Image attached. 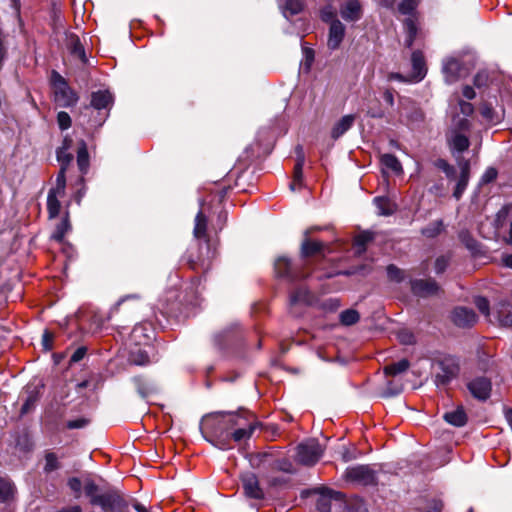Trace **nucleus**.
Returning <instances> with one entry per match:
<instances>
[{
	"label": "nucleus",
	"mask_w": 512,
	"mask_h": 512,
	"mask_svg": "<svg viewBox=\"0 0 512 512\" xmlns=\"http://www.w3.org/2000/svg\"><path fill=\"white\" fill-rule=\"evenodd\" d=\"M411 290L417 296L428 297L436 295L440 287L434 279H416L411 282Z\"/></svg>",
	"instance_id": "9b49d317"
},
{
	"label": "nucleus",
	"mask_w": 512,
	"mask_h": 512,
	"mask_svg": "<svg viewBox=\"0 0 512 512\" xmlns=\"http://www.w3.org/2000/svg\"><path fill=\"white\" fill-rule=\"evenodd\" d=\"M442 73L445 82L452 84L465 77L469 69L458 58L448 57L443 60Z\"/></svg>",
	"instance_id": "0eeeda50"
},
{
	"label": "nucleus",
	"mask_w": 512,
	"mask_h": 512,
	"mask_svg": "<svg viewBox=\"0 0 512 512\" xmlns=\"http://www.w3.org/2000/svg\"><path fill=\"white\" fill-rule=\"evenodd\" d=\"M373 239V236L369 232H363L355 238V246L360 248V252L365 250L367 243Z\"/></svg>",
	"instance_id": "c03bdc74"
},
{
	"label": "nucleus",
	"mask_w": 512,
	"mask_h": 512,
	"mask_svg": "<svg viewBox=\"0 0 512 512\" xmlns=\"http://www.w3.org/2000/svg\"><path fill=\"white\" fill-rule=\"evenodd\" d=\"M454 125L459 131H466L470 127V122L467 119V117H463V118L457 117L454 119Z\"/></svg>",
	"instance_id": "338daca9"
},
{
	"label": "nucleus",
	"mask_w": 512,
	"mask_h": 512,
	"mask_svg": "<svg viewBox=\"0 0 512 512\" xmlns=\"http://www.w3.org/2000/svg\"><path fill=\"white\" fill-rule=\"evenodd\" d=\"M69 49L72 55L78 57L82 62H86L85 50L77 37L71 39Z\"/></svg>",
	"instance_id": "f704fd0d"
},
{
	"label": "nucleus",
	"mask_w": 512,
	"mask_h": 512,
	"mask_svg": "<svg viewBox=\"0 0 512 512\" xmlns=\"http://www.w3.org/2000/svg\"><path fill=\"white\" fill-rule=\"evenodd\" d=\"M443 419L452 426L463 427L468 421V416L464 407L460 405L456 409L446 412Z\"/></svg>",
	"instance_id": "6ab92c4d"
},
{
	"label": "nucleus",
	"mask_w": 512,
	"mask_h": 512,
	"mask_svg": "<svg viewBox=\"0 0 512 512\" xmlns=\"http://www.w3.org/2000/svg\"><path fill=\"white\" fill-rule=\"evenodd\" d=\"M306 262L302 264H293L287 257H278L274 263L275 274L278 277L285 278L291 282L302 280L308 277L309 273L304 272Z\"/></svg>",
	"instance_id": "39448f33"
},
{
	"label": "nucleus",
	"mask_w": 512,
	"mask_h": 512,
	"mask_svg": "<svg viewBox=\"0 0 512 512\" xmlns=\"http://www.w3.org/2000/svg\"><path fill=\"white\" fill-rule=\"evenodd\" d=\"M367 115L371 118L381 119L385 116L384 110L376 103L374 106L368 107Z\"/></svg>",
	"instance_id": "603ef678"
},
{
	"label": "nucleus",
	"mask_w": 512,
	"mask_h": 512,
	"mask_svg": "<svg viewBox=\"0 0 512 512\" xmlns=\"http://www.w3.org/2000/svg\"><path fill=\"white\" fill-rule=\"evenodd\" d=\"M355 122V116L352 114L343 116L340 120H338L332 130H331V137L334 140H337L342 135H344L354 124Z\"/></svg>",
	"instance_id": "412c9836"
},
{
	"label": "nucleus",
	"mask_w": 512,
	"mask_h": 512,
	"mask_svg": "<svg viewBox=\"0 0 512 512\" xmlns=\"http://www.w3.org/2000/svg\"><path fill=\"white\" fill-rule=\"evenodd\" d=\"M86 353H87L86 347L81 346V347L77 348L70 357V361H69L70 364L77 363L80 360H82L84 358V356L86 355Z\"/></svg>",
	"instance_id": "13d9d810"
},
{
	"label": "nucleus",
	"mask_w": 512,
	"mask_h": 512,
	"mask_svg": "<svg viewBox=\"0 0 512 512\" xmlns=\"http://www.w3.org/2000/svg\"><path fill=\"white\" fill-rule=\"evenodd\" d=\"M397 339L401 344L412 345L415 343L414 334L408 329H401L397 332Z\"/></svg>",
	"instance_id": "37998d69"
},
{
	"label": "nucleus",
	"mask_w": 512,
	"mask_h": 512,
	"mask_svg": "<svg viewBox=\"0 0 512 512\" xmlns=\"http://www.w3.org/2000/svg\"><path fill=\"white\" fill-rule=\"evenodd\" d=\"M57 123L61 130H67L71 126V117L65 111H60L57 114Z\"/></svg>",
	"instance_id": "a18cd8bd"
},
{
	"label": "nucleus",
	"mask_w": 512,
	"mask_h": 512,
	"mask_svg": "<svg viewBox=\"0 0 512 512\" xmlns=\"http://www.w3.org/2000/svg\"><path fill=\"white\" fill-rule=\"evenodd\" d=\"M488 82V74L486 72H479L474 77V85L477 87L485 86Z\"/></svg>",
	"instance_id": "774afa93"
},
{
	"label": "nucleus",
	"mask_w": 512,
	"mask_h": 512,
	"mask_svg": "<svg viewBox=\"0 0 512 512\" xmlns=\"http://www.w3.org/2000/svg\"><path fill=\"white\" fill-rule=\"evenodd\" d=\"M321 19L324 21V22H327V23H332V21H336L338 20L336 18V13H335V10L333 9L332 6H326L324 7L322 10H321Z\"/></svg>",
	"instance_id": "de8ad7c7"
},
{
	"label": "nucleus",
	"mask_w": 512,
	"mask_h": 512,
	"mask_svg": "<svg viewBox=\"0 0 512 512\" xmlns=\"http://www.w3.org/2000/svg\"><path fill=\"white\" fill-rule=\"evenodd\" d=\"M481 115L489 122L494 121V110L493 108L488 104H483L480 109Z\"/></svg>",
	"instance_id": "bf43d9fd"
},
{
	"label": "nucleus",
	"mask_w": 512,
	"mask_h": 512,
	"mask_svg": "<svg viewBox=\"0 0 512 512\" xmlns=\"http://www.w3.org/2000/svg\"><path fill=\"white\" fill-rule=\"evenodd\" d=\"M188 263L193 270L206 272L211 267V258L208 256L205 258L198 257L197 259H194L192 256H190Z\"/></svg>",
	"instance_id": "7c9ffc66"
},
{
	"label": "nucleus",
	"mask_w": 512,
	"mask_h": 512,
	"mask_svg": "<svg viewBox=\"0 0 512 512\" xmlns=\"http://www.w3.org/2000/svg\"><path fill=\"white\" fill-rule=\"evenodd\" d=\"M261 426L255 415L247 410L216 411L203 416L200 431L204 439L213 446L228 450L233 448V442L250 439Z\"/></svg>",
	"instance_id": "f257e3e1"
},
{
	"label": "nucleus",
	"mask_w": 512,
	"mask_h": 512,
	"mask_svg": "<svg viewBox=\"0 0 512 512\" xmlns=\"http://www.w3.org/2000/svg\"><path fill=\"white\" fill-rule=\"evenodd\" d=\"M380 162L384 168H386L396 174L402 172V165H401L400 161L397 159V157L393 154L387 153V154L381 155Z\"/></svg>",
	"instance_id": "bb28decb"
},
{
	"label": "nucleus",
	"mask_w": 512,
	"mask_h": 512,
	"mask_svg": "<svg viewBox=\"0 0 512 512\" xmlns=\"http://www.w3.org/2000/svg\"><path fill=\"white\" fill-rule=\"evenodd\" d=\"M412 75L411 80L415 82L421 81L427 72L424 55L421 51L416 50L411 56Z\"/></svg>",
	"instance_id": "a211bd4d"
},
{
	"label": "nucleus",
	"mask_w": 512,
	"mask_h": 512,
	"mask_svg": "<svg viewBox=\"0 0 512 512\" xmlns=\"http://www.w3.org/2000/svg\"><path fill=\"white\" fill-rule=\"evenodd\" d=\"M341 17L348 22H356L362 17V6L358 0H347L340 7Z\"/></svg>",
	"instance_id": "2eb2a0df"
},
{
	"label": "nucleus",
	"mask_w": 512,
	"mask_h": 512,
	"mask_svg": "<svg viewBox=\"0 0 512 512\" xmlns=\"http://www.w3.org/2000/svg\"><path fill=\"white\" fill-rule=\"evenodd\" d=\"M475 305L482 314L489 315V301L485 297H477Z\"/></svg>",
	"instance_id": "864d4df0"
},
{
	"label": "nucleus",
	"mask_w": 512,
	"mask_h": 512,
	"mask_svg": "<svg viewBox=\"0 0 512 512\" xmlns=\"http://www.w3.org/2000/svg\"><path fill=\"white\" fill-rule=\"evenodd\" d=\"M240 480L246 497L256 500L264 499V491L260 487L258 477L255 473H242Z\"/></svg>",
	"instance_id": "9d476101"
},
{
	"label": "nucleus",
	"mask_w": 512,
	"mask_h": 512,
	"mask_svg": "<svg viewBox=\"0 0 512 512\" xmlns=\"http://www.w3.org/2000/svg\"><path fill=\"white\" fill-rule=\"evenodd\" d=\"M200 211L195 217V226L193 230L194 237L197 239H203L207 237V224L208 219L206 211L209 209L207 199L200 200Z\"/></svg>",
	"instance_id": "ddd939ff"
},
{
	"label": "nucleus",
	"mask_w": 512,
	"mask_h": 512,
	"mask_svg": "<svg viewBox=\"0 0 512 512\" xmlns=\"http://www.w3.org/2000/svg\"><path fill=\"white\" fill-rule=\"evenodd\" d=\"M132 361L136 365H145L149 362L148 355L142 351L132 355Z\"/></svg>",
	"instance_id": "680f3d73"
},
{
	"label": "nucleus",
	"mask_w": 512,
	"mask_h": 512,
	"mask_svg": "<svg viewBox=\"0 0 512 512\" xmlns=\"http://www.w3.org/2000/svg\"><path fill=\"white\" fill-rule=\"evenodd\" d=\"M360 315L354 309H347L341 312L340 321L343 325L350 326L359 321Z\"/></svg>",
	"instance_id": "72a5a7b5"
},
{
	"label": "nucleus",
	"mask_w": 512,
	"mask_h": 512,
	"mask_svg": "<svg viewBox=\"0 0 512 512\" xmlns=\"http://www.w3.org/2000/svg\"><path fill=\"white\" fill-rule=\"evenodd\" d=\"M13 493L12 484L3 478H0V502H5Z\"/></svg>",
	"instance_id": "ea45409f"
},
{
	"label": "nucleus",
	"mask_w": 512,
	"mask_h": 512,
	"mask_svg": "<svg viewBox=\"0 0 512 512\" xmlns=\"http://www.w3.org/2000/svg\"><path fill=\"white\" fill-rule=\"evenodd\" d=\"M410 367V363L407 359H401L398 362H393L384 367V373L387 376H396L404 373Z\"/></svg>",
	"instance_id": "a878e982"
},
{
	"label": "nucleus",
	"mask_w": 512,
	"mask_h": 512,
	"mask_svg": "<svg viewBox=\"0 0 512 512\" xmlns=\"http://www.w3.org/2000/svg\"><path fill=\"white\" fill-rule=\"evenodd\" d=\"M315 300L314 295L304 287H299L293 291L290 295V304L297 305H311Z\"/></svg>",
	"instance_id": "b1692460"
},
{
	"label": "nucleus",
	"mask_w": 512,
	"mask_h": 512,
	"mask_svg": "<svg viewBox=\"0 0 512 512\" xmlns=\"http://www.w3.org/2000/svg\"><path fill=\"white\" fill-rule=\"evenodd\" d=\"M132 382L136 388V391L142 398H147L157 391L156 386L143 376L133 377Z\"/></svg>",
	"instance_id": "4be33fe9"
},
{
	"label": "nucleus",
	"mask_w": 512,
	"mask_h": 512,
	"mask_svg": "<svg viewBox=\"0 0 512 512\" xmlns=\"http://www.w3.org/2000/svg\"><path fill=\"white\" fill-rule=\"evenodd\" d=\"M510 208L511 206L506 205L498 211L495 219V224L497 228H501L504 225V222L509 214Z\"/></svg>",
	"instance_id": "8fccbe9b"
},
{
	"label": "nucleus",
	"mask_w": 512,
	"mask_h": 512,
	"mask_svg": "<svg viewBox=\"0 0 512 512\" xmlns=\"http://www.w3.org/2000/svg\"><path fill=\"white\" fill-rule=\"evenodd\" d=\"M65 171L66 170L60 169V171L57 175V178H56V188L51 189L50 192H60L65 189V185H66Z\"/></svg>",
	"instance_id": "5fc2aeb1"
},
{
	"label": "nucleus",
	"mask_w": 512,
	"mask_h": 512,
	"mask_svg": "<svg viewBox=\"0 0 512 512\" xmlns=\"http://www.w3.org/2000/svg\"><path fill=\"white\" fill-rule=\"evenodd\" d=\"M497 170L493 167H490L488 168L484 174L482 175L481 179H480V186L484 185V184H488V183H491L492 181H494L496 178H497Z\"/></svg>",
	"instance_id": "09e8293b"
},
{
	"label": "nucleus",
	"mask_w": 512,
	"mask_h": 512,
	"mask_svg": "<svg viewBox=\"0 0 512 512\" xmlns=\"http://www.w3.org/2000/svg\"><path fill=\"white\" fill-rule=\"evenodd\" d=\"M319 228H311L305 231V240L302 242L301 245V257L307 258L310 256H314L317 254H321L324 250L325 244L321 241H311L308 239V235L313 230H318Z\"/></svg>",
	"instance_id": "f3484780"
},
{
	"label": "nucleus",
	"mask_w": 512,
	"mask_h": 512,
	"mask_svg": "<svg viewBox=\"0 0 512 512\" xmlns=\"http://www.w3.org/2000/svg\"><path fill=\"white\" fill-rule=\"evenodd\" d=\"M57 160L60 163L61 169L66 170L67 167L73 161V155L69 152V150L58 149L57 150Z\"/></svg>",
	"instance_id": "4c0bfd02"
},
{
	"label": "nucleus",
	"mask_w": 512,
	"mask_h": 512,
	"mask_svg": "<svg viewBox=\"0 0 512 512\" xmlns=\"http://www.w3.org/2000/svg\"><path fill=\"white\" fill-rule=\"evenodd\" d=\"M452 148L458 152H463L469 147V139L467 136L456 133L451 138Z\"/></svg>",
	"instance_id": "2f4dec72"
},
{
	"label": "nucleus",
	"mask_w": 512,
	"mask_h": 512,
	"mask_svg": "<svg viewBox=\"0 0 512 512\" xmlns=\"http://www.w3.org/2000/svg\"><path fill=\"white\" fill-rule=\"evenodd\" d=\"M404 28L406 31V34L416 36L417 35V26L413 19H406L404 21Z\"/></svg>",
	"instance_id": "e2e57ef3"
},
{
	"label": "nucleus",
	"mask_w": 512,
	"mask_h": 512,
	"mask_svg": "<svg viewBox=\"0 0 512 512\" xmlns=\"http://www.w3.org/2000/svg\"><path fill=\"white\" fill-rule=\"evenodd\" d=\"M347 480L357 482L363 485H371L376 483V474L368 465H357L347 468L345 471Z\"/></svg>",
	"instance_id": "1a4fd4ad"
},
{
	"label": "nucleus",
	"mask_w": 512,
	"mask_h": 512,
	"mask_svg": "<svg viewBox=\"0 0 512 512\" xmlns=\"http://www.w3.org/2000/svg\"><path fill=\"white\" fill-rule=\"evenodd\" d=\"M419 4V0H403L398 5V10L403 15H411Z\"/></svg>",
	"instance_id": "e433bc0d"
},
{
	"label": "nucleus",
	"mask_w": 512,
	"mask_h": 512,
	"mask_svg": "<svg viewBox=\"0 0 512 512\" xmlns=\"http://www.w3.org/2000/svg\"><path fill=\"white\" fill-rule=\"evenodd\" d=\"M77 165L81 173H86L89 167V154L86 143L81 140L77 150Z\"/></svg>",
	"instance_id": "393cba45"
},
{
	"label": "nucleus",
	"mask_w": 512,
	"mask_h": 512,
	"mask_svg": "<svg viewBox=\"0 0 512 512\" xmlns=\"http://www.w3.org/2000/svg\"><path fill=\"white\" fill-rule=\"evenodd\" d=\"M67 485L76 499L81 497L83 491L89 499V503L92 506H99L104 512H125L128 507L119 490L101 488L91 478H85L82 481L78 477H71L68 479Z\"/></svg>",
	"instance_id": "f03ea898"
},
{
	"label": "nucleus",
	"mask_w": 512,
	"mask_h": 512,
	"mask_svg": "<svg viewBox=\"0 0 512 512\" xmlns=\"http://www.w3.org/2000/svg\"><path fill=\"white\" fill-rule=\"evenodd\" d=\"M448 266V259L445 256L438 257L435 261V271L437 274L443 273Z\"/></svg>",
	"instance_id": "052dcab7"
},
{
	"label": "nucleus",
	"mask_w": 512,
	"mask_h": 512,
	"mask_svg": "<svg viewBox=\"0 0 512 512\" xmlns=\"http://www.w3.org/2000/svg\"><path fill=\"white\" fill-rule=\"evenodd\" d=\"M113 102V96L108 90H98L91 95V106L97 110L107 109Z\"/></svg>",
	"instance_id": "aec40b11"
},
{
	"label": "nucleus",
	"mask_w": 512,
	"mask_h": 512,
	"mask_svg": "<svg viewBox=\"0 0 512 512\" xmlns=\"http://www.w3.org/2000/svg\"><path fill=\"white\" fill-rule=\"evenodd\" d=\"M303 4L301 0H287L284 7V15L287 17V13L290 15H296L301 12Z\"/></svg>",
	"instance_id": "a19ab883"
},
{
	"label": "nucleus",
	"mask_w": 512,
	"mask_h": 512,
	"mask_svg": "<svg viewBox=\"0 0 512 512\" xmlns=\"http://www.w3.org/2000/svg\"><path fill=\"white\" fill-rule=\"evenodd\" d=\"M51 81L54 101L58 106L68 108L76 105L79 100L78 94L68 85L64 77L53 71Z\"/></svg>",
	"instance_id": "20e7f679"
},
{
	"label": "nucleus",
	"mask_w": 512,
	"mask_h": 512,
	"mask_svg": "<svg viewBox=\"0 0 512 512\" xmlns=\"http://www.w3.org/2000/svg\"><path fill=\"white\" fill-rule=\"evenodd\" d=\"M453 323L461 328H468L477 322V315L475 312L466 307H456L452 312Z\"/></svg>",
	"instance_id": "f8f14e48"
},
{
	"label": "nucleus",
	"mask_w": 512,
	"mask_h": 512,
	"mask_svg": "<svg viewBox=\"0 0 512 512\" xmlns=\"http://www.w3.org/2000/svg\"><path fill=\"white\" fill-rule=\"evenodd\" d=\"M433 381L438 388L446 387L460 373L459 360L451 355L438 357L433 361Z\"/></svg>",
	"instance_id": "7ed1b4c3"
},
{
	"label": "nucleus",
	"mask_w": 512,
	"mask_h": 512,
	"mask_svg": "<svg viewBox=\"0 0 512 512\" xmlns=\"http://www.w3.org/2000/svg\"><path fill=\"white\" fill-rule=\"evenodd\" d=\"M387 275L390 280L400 282L403 280V271L396 267L395 265L391 264L387 266Z\"/></svg>",
	"instance_id": "49530a36"
},
{
	"label": "nucleus",
	"mask_w": 512,
	"mask_h": 512,
	"mask_svg": "<svg viewBox=\"0 0 512 512\" xmlns=\"http://www.w3.org/2000/svg\"><path fill=\"white\" fill-rule=\"evenodd\" d=\"M374 203L379 215L389 216L397 210L396 203L387 194L376 197Z\"/></svg>",
	"instance_id": "5701e85b"
},
{
	"label": "nucleus",
	"mask_w": 512,
	"mask_h": 512,
	"mask_svg": "<svg viewBox=\"0 0 512 512\" xmlns=\"http://www.w3.org/2000/svg\"><path fill=\"white\" fill-rule=\"evenodd\" d=\"M89 419L87 418H78L75 420H70L67 422L66 426L69 429H79L87 426L89 424Z\"/></svg>",
	"instance_id": "6e6d98bb"
},
{
	"label": "nucleus",
	"mask_w": 512,
	"mask_h": 512,
	"mask_svg": "<svg viewBox=\"0 0 512 512\" xmlns=\"http://www.w3.org/2000/svg\"><path fill=\"white\" fill-rule=\"evenodd\" d=\"M323 455V449L316 439H310L297 447L296 459L305 466L315 465Z\"/></svg>",
	"instance_id": "423d86ee"
},
{
	"label": "nucleus",
	"mask_w": 512,
	"mask_h": 512,
	"mask_svg": "<svg viewBox=\"0 0 512 512\" xmlns=\"http://www.w3.org/2000/svg\"><path fill=\"white\" fill-rule=\"evenodd\" d=\"M459 107H460V111L461 113L465 116V117H468L470 115H472V113L474 112V107L471 103L469 102H466V101H463V100H460L459 101Z\"/></svg>",
	"instance_id": "69168bd1"
},
{
	"label": "nucleus",
	"mask_w": 512,
	"mask_h": 512,
	"mask_svg": "<svg viewBox=\"0 0 512 512\" xmlns=\"http://www.w3.org/2000/svg\"><path fill=\"white\" fill-rule=\"evenodd\" d=\"M69 213L66 212L65 217L57 224L52 238L58 242H62L65 235L70 231Z\"/></svg>",
	"instance_id": "cd10ccee"
},
{
	"label": "nucleus",
	"mask_w": 512,
	"mask_h": 512,
	"mask_svg": "<svg viewBox=\"0 0 512 512\" xmlns=\"http://www.w3.org/2000/svg\"><path fill=\"white\" fill-rule=\"evenodd\" d=\"M58 195L65 196V194H48L47 198V210L49 218H56L61 210V201Z\"/></svg>",
	"instance_id": "c85d7f7f"
},
{
	"label": "nucleus",
	"mask_w": 512,
	"mask_h": 512,
	"mask_svg": "<svg viewBox=\"0 0 512 512\" xmlns=\"http://www.w3.org/2000/svg\"><path fill=\"white\" fill-rule=\"evenodd\" d=\"M509 307V304H502L498 310V320L505 327H512V311Z\"/></svg>",
	"instance_id": "473e14b6"
},
{
	"label": "nucleus",
	"mask_w": 512,
	"mask_h": 512,
	"mask_svg": "<svg viewBox=\"0 0 512 512\" xmlns=\"http://www.w3.org/2000/svg\"><path fill=\"white\" fill-rule=\"evenodd\" d=\"M61 468V463L59 461L58 456L56 453L47 451L45 453V465L43 467V471L46 474H49L53 471H56Z\"/></svg>",
	"instance_id": "c756f323"
},
{
	"label": "nucleus",
	"mask_w": 512,
	"mask_h": 512,
	"mask_svg": "<svg viewBox=\"0 0 512 512\" xmlns=\"http://www.w3.org/2000/svg\"><path fill=\"white\" fill-rule=\"evenodd\" d=\"M39 399V394L37 391H32L27 399L25 400V402L23 403L22 407H21V414H27L29 413L34 407H35V404L37 403Z\"/></svg>",
	"instance_id": "58836bf2"
},
{
	"label": "nucleus",
	"mask_w": 512,
	"mask_h": 512,
	"mask_svg": "<svg viewBox=\"0 0 512 512\" xmlns=\"http://www.w3.org/2000/svg\"><path fill=\"white\" fill-rule=\"evenodd\" d=\"M435 166L441 169L449 177L455 172L454 168L444 159H437L435 161Z\"/></svg>",
	"instance_id": "3c124183"
},
{
	"label": "nucleus",
	"mask_w": 512,
	"mask_h": 512,
	"mask_svg": "<svg viewBox=\"0 0 512 512\" xmlns=\"http://www.w3.org/2000/svg\"><path fill=\"white\" fill-rule=\"evenodd\" d=\"M316 507L319 512H330L331 511V501L327 497H320L317 500Z\"/></svg>",
	"instance_id": "4d7b16f0"
},
{
	"label": "nucleus",
	"mask_w": 512,
	"mask_h": 512,
	"mask_svg": "<svg viewBox=\"0 0 512 512\" xmlns=\"http://www.w3.org/2000/svg\"><path fill=\"white\" fill-rule=\"evenodd\" d=\"M304 155L302 148L297 147V160L294 166L293 179L289 184L291 191L306 189V185L303 181V166H304Z\"/></svg>",
	"instance_id": "4468645a"
},
{
	"label": "nucleus",
	"mask_w": 512,
	"mask_h": 512,
	"mask_svg": "<svg viewBox=\"0 0 512 512\" xmlns=\"http://www.w3.org/2000/svg\"><path fill=\"white\" fill-rule=\"evenodd\" d=\"M345 36V26L341 21H332L329 28V35L327 40V46L331 50L339 48L343 38Z\"/></svg>",
	"instance_id": "dca6fc26"
},
{
	"label": "nucleus",
	"mask_w": 512,
	"mask_h": 512,
	"mask_svg": "<svg viewBox=\"0 0 512 512\" xmlns=\"http://www.w3.org/2000/svg\"><path fill=\"white\" fill-rule=\"evenodd\" d=\"M468 176H469V165L468 163H465L461 168V175L460 179L456 185V191L455 192H462L466 189V185L468 182Z\"/></svg>",
	"instance_id": "79ce46f5"
},
{
	"label": "nucleus",
	"mask_w": 512,
	"mask_h": 512,
	"mask_svg": "<svg viewBox=\"0 0 512 512\" xmlns=\"http://www.w3.org/2000/svg\"><path fill=\"white\" fill-rule=\"evenodd\" d=\"M466 387L470 394L479 401H486L492 391L491 380L485 376H478L467 382Z\"/></svg>",
	"instance_id": "6e6552de"
},
{
	"label": "nucleus",
	"mask_w": 512,
	"mask_h": 512,
	"mask_svg": "<svg viewBox=\"0 0 512 512\" xmlns=\"http://www.w3.org/2000/svg\"><path fill=\"white\" fill-rule=\"evenodd\" d=\"M442 230H443V223H442V221L438 220V221H434V222L430 223L429 225H427L425 228L422 229L421 232L425 237L433 238V237L437 236L438 234H440V232Z\"/></svg>",
	"instance_id": "c9c22d12"
},
{
	"label": "nucleus",
	"mask_w": 512,
	"mask_h": 512,
	"mask_svg": "<svg viewBox=\"0 0 512 512\" xmlns=\"http://www.w3.org/2000/svg\"><path fill=\"white\" fill-rule=\"evenodd\" d=\"M42 345L47 351L53 347V335L48 330H45L42 335Z\"/></svg>",
	"instance_id": "0e129e2a"
}]
</instances>
